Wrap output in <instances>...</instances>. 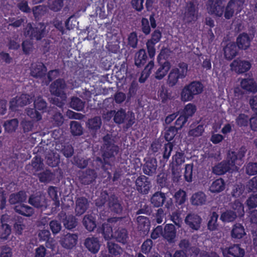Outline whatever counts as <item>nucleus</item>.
Here are the masks:
<instances>
[{"label":"nucleus","mask_w":257,"mask_h":257,"mask_svg":"<svg viewBox=\"0 0 257 257\" xmlns=\"http://www.w3.org/2000/svg\"><path fill=\"white\" fill-rule=\"evenodd\" d=\"M103 145L101 147L102 156L105 164L111 165L115 161L119 151V147L114 144V140L111 135L107 134L103 138Z\"/></svg>","instance_id":"f257e3e1"},{"label":"nucleus","mask_w":257,"mask_h":257,"mask_svg":"<svg viewBox=\"0 0 257 257\" xmlns=\"http://www.w3.org/2000/svg\"><path fill=\"white\" fill-rule=\"evenodd\" d=\"M203 85L199 81H193L185 85L181 92L182 101L192 100L195 95L199 94L203 91Z\"/></svg>","instance_id":"f03ea898"},{"label":"nucleus","mask_w":257,"mask_h":257,"mask_svg":"<svg viewBox=\"0 0 257 257\" xmlns=\"http://www.w3.org/2000/svg\"><path fill=\"white\" fill-rule=\"evenodd\" d=\"M188 70V65L184 62L180 63L177 67L172 69L168 76V85L173 87L176 85L179 79H183L187 76Z\"/></svg>","instance_id":"7ed1b4c3"},{"label":"nucleus","mask_w":257,"mask_h":257,"mask_svg":"<svg viewBox=\"0 0 257 257\" xmlns=\"http://www.w3.org/2000/svg\"><path fill=\"white\" fill-rule=\"evenodd\" d=\"M135 115L132 112H126L123 108L115 110L113 118L114 122L117 124H123L126 127H131L135 123Z\"/></svg>","instance_id":"20e7f679"},{"label":"nucleus","mask_w":257,"mask_h":257,"mask_svg":"<svg viewBox=\"0 0 257 257\" xmlns=\"http://www.w3.org/2000/svg\"><path fill=\"white\" fill-rule=\"evenodd\" d=\"M46 27L42 23H39L33 27L31 24L29 23L25 28L24 34L31 39L40 40L45 36Z\"/></svg>","instance_id":"39448f33"},{"label":"nucleus","mask_w":257,"mask_h":257,"mask_svg":"<svg viewBox=\"0 0 257 257\" xmlns=\"http://www.w3.org/2000/svg\"><path fill=\"white\" fill-rule=\"evenodd\" d=\"M198 8L196 6L194 0L188 2L183 13V20L186 23L195 21L198 18Z\"/></svg>","instance_id":"423d86ee"},{"label":"nucleus","mask_w":257,"mask_h":257,"mask_svg":"<svg viewBox=\"0 0 257 257\" xmlns=\"http://www.w3.org/2000/svg\"><path fill=\"white\" fill-rule=\"evenodd\" d=\"M224 0H208L206 4V10L208 13L217 17H221L224 13Z\"/></svg>","instance_id":"0eeeda50"},{"label":"nucleus","mask_w":257,"mask_h":257,"mask_svg":"<svg viewBox=\"0 0 257 257\" xmlns=\"http://www.w3.org/2000/svg\"><path fill=\"white\" fill-rule=\"evenodd\" d=\"M28 202L34 207L42 210L46 209L48 206L47 200L45 195L42 193L31 195Z\"/></svg>","instance_id":"6e6552de"},{"label":"nucleus","mask_w":257,"mask_h":257,"mask_svg":"<svg viewBox=\"0 0 257 257\" xmlns=\"http://www.w3.org/2000/svg\"><path fill=\"white\" fill-rule=\"evenodd\" d=\"M32 97L26 94H22L20 96L13 98L10 102V109L16 110L19 106L22 107L32 102Z\"/></svg>","instance_id":"1a4fd4ad"},{"label":"nucleus","mask_w":257,"mask_h":257,"mask_svg":"<svg viewBox=\"0 0 257 257\" xmlns=\"http://www.w3.org/2000/svg\"><path fill=\"white\" fill-rule=\"evenodd\" d=\"M136 190L140 193L147 194L149 193L151 184L149 179L144 175L139 176L136 180Z\"/></svg>","instance_id":"9d476101"},{"label":"nucleus","mask_w":257,"mask_h":257,"mask_svg":"<svg viewBox=\"0 0 257 257\" xmlns=\"http://www.w3.org/2000/svg\"><path fill=\"white\" fill-rule=\"evenodd\" d=\"M67 87V85L63 79L59 78L50 85V92L57 96H62L65 94L64 90Z\"/></svg>","instance_id":"9b49d317"},{"label":"nucleus","mask_w":257,"mask_h":257,"mask_svg":"<svg viewBox=\"0 0 257 257\" xmlns=\"http://www.w3.org/2000/svg\"><path fill=\"white\" fill-rule=\"evenodd\" d=\"M230 66L232 71L237 73L241 74L249 70L250 68L251 64L247 61L236 59L233 61L230 64Z\"/></svg>","instance_id":"f8f14e48"},{"label":"nucleus","mask_w":257,"mask_h":257,"mask_svg":"<svg viewBox=\"0 0 257 257\" xmlns=\"http://www.w3.org/2000/svg\"><path fill=\"white\" fill-rule=\"evenodd\" d=\"M77 239V234L68 233L61 236L59 242L64 248L71 249L76 244Z\"/></svg>","instance_id":"ddd939ff"},{"label":"nucleus","mask_w":257,"mask_h":257,"mask_svg":"<svg viewBox=\"0 0 257 257\" xmlns=\"http://www.w3.org/2000/svg\"><path fill=\"white\" fill-rule=\"evenodd\" d=\"M223 162L225 163L229 171H237L238 166L242 164V162H239L237 161V156H236V154L234 152H229L226 160Z\"/></svg>","instance_id":"4468645a"},{"label":"nucleus","mask_w":257,"mask_h":257,"mask_svg":"<svg viewBox=\"0 0 257 257\" xmlns=\"http://www.w3.org/2000/svg\"><path fill=\"white\" fill-rule=\"evenodd\" d=\"M202 219L195 213L188 214L185 219V222L192 229L197 230L200 228Z\"/></svg>","instance_id":"2eb2a0df"},{"label":"nucleus","mask_w":257,"mask_h":257,"mask_svg":"<svg viewBox=\"0 0 257 257\" xmlns=\"http://www.w3.org/2000/svg\"><path fill=\"white\" fill-rule=\"evenodd\" d=\"M88 200L84 197H80L76 199L75 201V211L76 215L80 216L83 214L89 207Z\"/></svg>","instance_id":"dca6fc26"},{"label":"nucleus","mask_w":257,"mask_h":257,"mask_svg":"<svg viewBox=\"0 0 257 257\" xmlns=\"http://www.w3.org/2000/svg\"><path fill=\"white\" fill-rule=\"evenodd\" d=\"M176 236V229L172 224H166L163 229V237L169 243L175 242Z\"/></svg>","instance_id":"f3484780"},{"label":"nucleus","mask_w":257,"mask_h":257,"mask_svg":"<svg viewBox=\"0 0 257 257\" xmlns=\"http://www.w3.org/2000/svg\"><path fill=\"white\" fill-rule=\"evenodd\" d=\"M253 37L245 33H242L239 35L236 39V44L238 48L242 50L248 49Z\"/></svg>","instance_id":"a211bd4d"},{"label":"nucleus","mask_w":257,"mask_h":257,"mask_svg":"<svg viewBox=\"0 0 257 257\" xmlns=\"http://www.w3.org/2000/svg\"><path fill=\"white\" fill-rule=\"evenodd\" d=\"M46 71V67L41 62H37L31 65V74L34 77H42L45 75Z\"/></svg>","instance_id":"6ab92c4d"},{"label":"nucleus","mask_w":257,"mask_h":257,"mask_svg":"<svg viewBox=\"0 0 257 257\" xmlns=\"http://www.w3.org/2000/svg\"><path fill=\"white\" fill-rule=\"evenodd\" d=\"M58 216L63 219V224L65 228L68 229H71L75 228L77 225V219L73 216H66V213L61 212L59 213Z\"/></svg>","instance_id":"aec40b11"},{"label":"nucleus","mask_w":257,"mask_h":257,"mask_svg":"<svg viewBox=\"0 0 257 257\" xmlns=\"http://www.w3.org/2000/svg\"><path fill=\"white\" fill-rule=\"evenodd\" d=\"M85 247L92 253H96L99 249L100 243L97 238L94 237H88L85 240Z\"/></svg>","instance_id":"412c9836"},{"label":"nucleus","mask_w":257,"mask_h":257,"mask_svg":"<svg viewBox=\"0 0 257 257\" xmlns=\"http://www.w3.org/2000/svg\"><path fill=\"white\" fill-rule=\"evenodd\" d=\"M96 173L94 170L87 169L82 172L80 176L81 181L85 185L91 183L96 178Z\"/></svg>","instance_id":"4be33fe9"},{"label":"nucleus","mask_w":257,"mask_h":257,"mask_svg":"<svg viewBox=\"0 0 257 257\" xmlns=\"http://www.w3.org/2000/svg\"><path fill=\"white\" fill-rule=\"evenodd\" d=\"M165 194L161 192H155L150 198V202L154 207L162 206L166 200Z\"/></svg>","instance_id":"5701e85b"},{"label":"nucleus","mask_w":257,"mask_h":257,"mask_svg":"<svg viewBox=\"0 0 257 257\" xmlns=\"http://www.w3.org/2000/svg\"><path fill=\"white\" fill-rule=\"evenodd\" d=\"M157 167V162L155 159L147 160L143 167V172L149 176H152L156 173Z\"/></svg>","instance_id":"b1692460"},{"label":"nucleus","mask_w":257,"mask_h":257,"mask_svg":"<svg viewBox=\"0 0 257 257\" xmlns=\"http://www.w3.org/2000/svg\"><path fill=\"white\" fill-rule=\"evenodd\" d=\"M107 205L111 211L116 214L121 213L122 210V207L121 204L117 197L114 195L111 196L108 198Z\"/></svg>","instance_id":"393cba45"},{"label":"nucleus","mask_w":257,"mask_h":257,"mask_svg":"<svg viewBox=\"0 0 257 257\" xmlns=\"http://www.w3.org/2000/svg\"><path fill=\"white\" fill-rule=\"evenodd\" d=\"M238 6L236 0H230L225 7H224L223 15L226 19H231L235 12V8Z\"/></svg>","instance_id":"a878e982"},{"label":"nucleus","mask_w":257,"mask_h":257,"mask_svg":"<svg viewBox=\"0 0 257 257\" xmlns=\"http://www.w3.org/2000/svg\"><path fill=\"white\" fill-rule=\"evenodd\" d=\"M27 195L24 191L13 193L10 195L9 201L11 204H20L26 201Z\"/></svg>","instance_id":"bb28decb"},{"label":"nucleus","mask_w":257,"mask_h":257,"mask_svg":"<svg viewBox=\"0 0 257 257\" xmlns=\"http://www.w3.org/2000/svg\"><path fill=\"white\" fill-rule=\"evenodd\" d=\"M237 53L236 46L234 43L229 42L224 48V56L228 60L233 59Z\"/></svg>","instance_id":"cd10ccee"},{"label":"nucleus","mask_w":257,"mask_h":257,"mask_svg":"<svg viewBox=\"0 0 257 257\" xmlns=\"http://www.w3.org/2000/svg\"><path fill=\"white\" fill-rule=\"evenodd\" d=\"M14 209L17 213L25 216H31L34 213L32 207L22 203L17 204Z\"/></svg>","instance_id":"c85d7f7f"},{"label":"nucleus","mask_w":257,"mask_h":257,"mask_svg":"<svg viewBox=\"0 0 257 257\" xmlns=\"http://www.w3.org/2000/svg\"><path fill=\"white\" fill-rule=\"evenodd\" d=\"M113 237L118 242L125 243L128 238V231L122 227H119L113 233Z\"/></svg>","instance_id":"c756f323"},{"label":"nucleus","mask_w":257,"mask_h":257,"mask_svg":"<svg viewBox=\"0 0 257 257\" xmlns=\"http://www.w3.org/2000/svg\"><path fill=\"white\" fill-rule=\"evenodd\" d=\"M45 159L47 164L52 167L56 166L59 162V155L52 151L46 153Z\"/></svg>","instance_id":"7c9ffc66"},{"label":"nucleus","mask_w":257,"mask_h":257,"mask_svg":"<svg viewBox=\"0 0 257 257\" xmlns=\"http://www.w3.org/2000/svg\"><path fill=\"white\" fill-rule=\"evenodd\" d=\"M241 87L244 90L254 93L257 91V85L252 79H243L240 82Z\"/></svg>","instance_id":"2f4dec72"},{"label":"nucleus","mask_w":257,"mask_h":257,"mask_svg":"<svg viewBox=\"0 0 257 257\" xmlns=\"http://www.w3.org/2000/svg\"><path fill=\"white\" fill-rule=\"evenodd\" d=\"M171 68L169 62L165 61L161 64L155 72V78L157 79H162L167 73Z\"/></svg>","instance_id":"473e14b6"},{"label":"nucleus","mask_w":257,"mask_h":257,"mask_svg":"<svg viewBox=\"0 0 257 257\" xmlns=\"http://www.w3.org/2000/svg\"><path fill=\"white\" fill-rule=\"evenodd\" d=\"M190 200L192 204L194 205H202L206 201V196L202 192H198L192 195Z\"/></svg>","instance_id":"72a5a7b5"},{"label":"nucleus","mask_w":257,"mask_h":257,"mask_svg":"<svg viewBox=\"0 0 257 257\" xmlns=\"http://www.w3.org/2000/svg\"><path fill=\"white\" fill-rule=\"evenodd\" d=\"M138 229L143 232H146L150 229V221L149 219L144 216H139L137 218Z\"/></svg>","instance_id":"f704fd0d"},{"label":"nucleus","mask_w":257,"mask_h":257,"mask_svg":"<svg viewBox=\"0 0 257 257\" xmlns=\"http://www.w3.org/2000/svg\"><path fill=\"white\" fill-rule=\"evenodd\" d=\"M225 189V183L221 179H218L213 181L209 187L210 191L212 193H219Z\"/></svg>","instance_id":"c9c22d12"},{"label":"nucleus","mask_w":257,"mask_h":257,"mask_svg":"<svg viewBox=\"0 0 257 257\" xmlns=\"http://www.w3.org/2000/svg\"><path fill=\"white\" fill-rule=\"evenodd\" d=\"M82 222L86 229L89 231H93L96 226L94 217L91 215H85L83 217Z\"/></svg>","instance_id":"e433bc0d"},{"label":"nucleus","mask_w":257,"mask_h":257,"mask_svg":"<svg viewBox=\"0 0 257 257\" xmlns=\"http://www.w3.org/2000/svg\"><path fill=\"white\" fill-rule=\"evenodd\" d=\"M231 234L233 238H241L245 234L243 226L239 223L234 224L231 230Z\"/></svg>","instance_id":"4c0bfd02"},{"label":"nucleus","mask_w":257,"mask_h":257,"mask_svg":"<svg viewBox=\"0 0 257 257\" xmlns=\"http://www.w3.org/2000/svg\"><path fill=\"white\" fill-rule=\"evenodd\" d=\"M107 247L109 253L112 255L117 256L123 252V249L117 244L112 241L107 242Z\"/></svg>","instance_id":"58836bf2"},{"label":"nucleus","mask_w":257,"mask_h":257,"mask_svg":"<svg viewBox=\"0 0 257 257\" xmlns=\"http://www.w3.org/2000/svg\"><path fill=\"white\" fill-rule=\"evenodd\" d=\"M147 56L144 49H141L135 55V64L138 67L144 65L147 61Z\"/></svg>","instance_id":"ea45409f"},{"label":"nucleus","mask_w":257,"mask_h":257,"mask_svg":"<svg viewBox=\"0 0 257 257\" xmlns=\"http://www.w3.org/2000/svg\"><path fill=\"white\" fill-rule=\"evenodd\" d=\"M227 251L228 254L234 257H243L245 253L244 250L237 244L230 247Z\"/></svg>","instance_id":"a19ab883"},{"label":"nucleus","mask_w":257,"mask_h":257,"mask_svg":"<svg viewBox=\"0 0 257 257\" xmlns=\"http://www.w3.org/2000/svg\"><path fill=\"white\" fill-rule=\"evenodd\" d=\"M48 193L50 198L54 201V205L56 207H59L60 201L58 195L57 188L54 186H50L48 189Z\"/></svg>","instance_id":"79ce46f5"},{"label":"nucleus","mask_w":257,"mask_h":257,"mask_svg":"<svg viewBox=\"0 0 257 257\" xmlns=\"http://www.w3.org/2000/svg\"><path fill=\"white\" fill-rule=\"evenodd\" d=\"M39 181L42 183H48L52 181L54 178V175L49 170L41 172L38 174Z\"/></svg>","instance_id":"37998d69"},{"label":"nucleus","mask_w":257,"mask_h":257,"mask_svg":"<svg viewBox=\"0 0 257 257\" xmlns=\"http://www.w3.org/2000/svg\"><path fill=\"white\" fill-rule=\"evenodd\" d=\"M154 64L153 61H151L146 66L142 72L141 77L139 78V82L144 83L151 73V70L154 67Z\"/></svg>","instance_id":"c03bdc74"},{"label":"nucleus","mask_w":257,"mask_h":257,"mask_svg":"<svg viewBox=\"0 0 257 257\" xmlns=\"http://www.w3.org/2000/svg\"><path fill=\"white\" fill-rule=\"evenodd\" d=\"M70 106L74 109L77 111L82 110L85 105V102L82 101L79 98L77 97H73L70 103Z\"/></svg>","instance_id":"a18cd8bd"},{"label":"nucleus","mask_w":257,"mask_h":257,"mask_svg":"<svg viewBox=\"0 0 257 257\" xmlns=\"http://www.w3.org/2000/svg\"><path fill=\"white\" fill-rule=\"evenodd\" d=\"M18 126V120L16 118L7 120L5 122L4 126L6 131L9 133L15 132Z\"/></svg>","instance_id":"49530a36"},{"label":"nucleus","mask_w":257,"mask_h":257,"mask_svg":"<svg viewBox=\"0 0 257 257\" xmlns=\"http://www.w3.org/2000/svg\"><path fill=\"white\" fill-rule=\"evenodd\" d=\"M218 217V215L215 212H213L208 222V228L210 230H216L218 226V224L217 223V219Z\"/></svg>","instance_id":"de8ad7c7"},{"label":"nucleus","mask_w":257,"mask_h":257,"mask_svg":"<svg viewBox=\"0 0 257 257\" xmlns=\"http://www.w3.org/2000/svg\"><path fill=\"white\" fill-rule=\"evenodd\" d=\"M70 130L72 134L74 136H80L82 134V127L77 121H72L71 122Z\"/></svg>","instance_id":"09e8293b"},{"label":"nucleus","mask_w":257,"mask_h":257,"mask_svg":"<svg viewBox=\"0 0 257 257\" xmlns=\"http://www.w3.org/2000/svg\"><path fill=\"white\" fill-rule=\"evenodd\" d=\"M101 119L99 116H96L88 120V125L89 128L97 130L101 125Z\"/></svg>","instance_id":"8fccbe9b"},{"label":"nucleus","mask_w":257,"mask_h":257,"mask_svg":"<svg viewBox=\"0 0 257 257\" xmlns=\"http://www.w3.org/2000/svg\"><path fill=\"white\" fill-rule=\"evenodd\" d=\"M194 173H195L193 172V164L186 165L184 172V178L187 182H191L192 181L193 176Z\"/></svg>","instance_id":"3c124183"},{"label":"nucleus","mask_w":257,"mask_h":257,"mask_svg":"<svg viewBox=\"0 0 257 257\" xmlns=\"http://www.w3.org/2000/svg\"><path fill=\"white\" fill-rule=\"evenodd\" d=\"M237 214L232 211H226L222 213L220 219L224 222L233 221L237 217Z\"/></svg>","instance_id":"603ef678"},{"label":"nucleus","mask_w":257,"mask_h":257,"mask_svg":"<svg viewBox=\"0 0 257 257\" xmlns=\"http://www.w3.org/2000/svg\"><path fill=\"white\" fill-rule=\"evenodd\" d=\"M228 171L227 166L223 161L213 168V172L218 175L224 174Z\"/></svg>","instance_id":"864d4df0"},{"label":"nucleus","mask_w":257,"mask_h":257,"mask_svg":"<svg viewBox=\"0 0 257 257\" xmlns=\"http://www.w3.org/2000/svg\"><path fill=\"white\" fill-rule=\"evenodd\" d=\"M102 233L106 240L113 237L112 227L108 224H103L101 228Z\"/></svg>","instance_id":"5fc2aeb1"},{"label":"nucleus","mask_w":257,"mask_h":257,"mask_svg":"<svg viewBox=\"0 0 257 257\" xmlns=\"http://www.w3.org/2000/svg\"><path fill=\"white\" fill-rule=\"evenodd\" d=\"M172 178L174 182H178L181 177V169L179 166H174L172 164Z\"/></svg>","instance_id":"6e6d98bb"},{"label":"nucleus","mask_w":257,"mask_h":257,"mask_svg":"<svg viewBox=\"0 0 257 257\" xmlns=\"http://www.w3.org/2000/svg\"><path fill=\"white\" fill-rule=\"evenodd\" d=\"M172 159L174 166H179L185 162V157L184 153L177 152L173 156Z\"/></svg>","instance_id":"4d7b16f0"},{"label":"nucleus","mask_w":257,"mask_h":257,"mask_svg":"<svg viewBox=\"0 0 257 257\" xmlns=\"http://www.w3.org/2000/svg\"><path fill=\"white\" fill-rule=\"evenodd\" d=\"M48 6L53 11L58 12L63 6V0H49Z\"/></svg>","instance_id":"13d9d810"},{"label":"nucleus","mask_w":257,"mask_h":257,"mask_svg":"<svg viewBox=\"0 0 257 257\" xmlns=\"http://www.w3.org/2000/svg\"><path fill=\"white\" fill-rule=\"evenodd\" d=\"M49 226L53 234H57L62 229L60 222L57 220H53L49 222Z\"/></svg>","instance_id":"bf43d9fd"},{"label":"nucleus","mask_w":257,"mask_h":257,"mask_svg":"<svg viewBox=\"0 0 257 257\" xmlns=\"http://www.w3.org/2000/svg\"><path fill=\"white\" fill-rule=\"evenodd\" d=\"M32 166L36 171H38L43 169L44 168L43 160L41 157L38 156H36L32 162Z\"/></svg>","instance_id":"052dcab7"},{"label":"nucleus","mask_w":257,"mask_h":257,"mask_svg":"<svg viewBox=\"0 0 257 257\" xmlns=\"http://www.w3.org/2000/svg\"><path fill=\"white\" fill-rule=\"evenodd\" d=\"M153 246V242L151 239L145 240L141 246V251L145 254L150 253Z\"/></svg>","instance_id":"680f3d73"},{"label":"nucleus","mask_w":257,"mask_h":257,"mask_svg":"<svg viewBox=\"0 0 257 257\" xmlns=\"http://www.w3.org/2000/svg\"><path fill=\"white\" fill-rule=\"evenodd\" d=\"M26 113L31 119L35 121H38L42 118L41 114L34 108H27Z\"/></svg>","instance_id":"e2e57ef3"},{"label":"nucleus","mask_w":257,"mask_h":257,"mask_svg":"<svg viewBox=\"0 0 257 257\" xmlns=\"http://www.w3.org/2000/svg\"><path fill=\"white\" fill-rule=\"evenodd\" d=\"M25 225L23 223L22 218H19L14 224V228L16 233L21 235L22 234L23 230L25 228Z\"/></svg>","instance_id":"0e129e2a"},{"label":"nucleus","mask_w":257,"mask_h":257,"mask_svg":"<svg viewBox=\"0 0 257 257\" xmlns=\"http://www.w3.org/2000/svg\"><path fill=\"white\" fill-rule=\"evenodd\" d=\"M47 10V8L43 5L36 6L33 8V12L35 18L39 19L43 15Z\"/></svg>","instance_id":"69168bd1"},{"label":"nucleus","mask_w":257,"mask_h":257,"mask_svg":"<svg viewBox=\"0 0 257 257\" xmlns=\"http://www.w3.org/2000/svg\"><path fill=\"white\" fill-rule=\"evenodd\" d=\"M174 145L171 143H168L165 145L163 149V159L166 161L168 160L171 153L173 151Z\"/></svg>","instance_id":"338daca9"},{"label":"nucleus","mask_w":257,"mask_h":257,"mask_svg":"<svg viewBox=\"0 0 257 257\" xmlns=\"http://www.w3.org/2000/svg\"><path fill=\"white\" fill-rule=\"evenodd\" d=\"M177 128H176L175 126L170 127L165 133V139L167 141H171L177 134Z\"/></svg>","instance_id":"774afa93"}]
</instances>
